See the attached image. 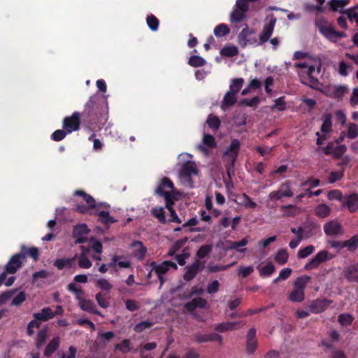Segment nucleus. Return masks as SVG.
<instances>
[{
  "instance_id": "obj_1",
  "label": "nucleus",
  "mask_w": 358,
  "mask_h": 358,
  "mask_svg": "<svg viewBox=\"0 0 358 358\" xmlns=\"http://www.w3.org/2000/svg\"><path fill=\"white\" fill-rule=\"evenodd\" d=\"M107 104L106 96L98 93L92 95L81 114L83 122L94 128L103 125L108 118Z\"/></svg>"
},
{
  "instance_id": "obj_2",
  "label": "nucleus",
  "mask_w": 358,
  "mask_h": 358,
  "mask_svg": "<svg viewBox=\"0 0 358 358\" xmlns=\"http://www.w3.org/2000/svg\"><path fill=\"white\" fill-rule=\"evenodd\" d=\"M294 67L296 69L301 82L313 89H318L320 82L314 76L316 71L315 66L311 62L295 63Z\"/></svg>"
},
{
  "instance_id": "obj_3",
  "label": "nucleus",
  "mask_w": 358,
  "mask_h": 358,
  "mask_svg": "<svg viewBox=\"0 0 358 358\" xmlns=\"http://www.w3.org/2000/svg\"><path fill=\"white\" fill-rule=\"evenodd\" d=\"M315 24L320 32L330 41L336 42L338 38L345 36L344 32L336 31L333 26L322 16L316 17Z\"/></svg>"
},
{
  "instance_id": "obj_4",
  "label": "nucleus",
  "mask_w": 358,
  "mask_h": 358,
  "mask_svg": "<svg viewBox=\"0 0 358 358\" xmlns=\"http://www.w3.org/2000/svg\"><path fill=\"white\" fill-rule=\"evenodd\" d=\"M155 194L163 196L165 199V204L170 206L171 201L176 199L177 192L173 182L169 178L164 177L155 189Z\"/></svg>"
},
{
  "instance_id": "obj_5",
  "label": "nucleus",
  "mask_w": 358,
  "mask_h": 358,
  "mask_svg": "<svg viewBox=\"0 0 358 358\" xmlns=\"http://www.w3.org/2000/svg\"><path fill=\"white\" fill-rule=\"evenodd\" d=\"M310 277L303 275L299 277L294 282V290L288 295V299L292 302H301L304 299V289L310 282Z\"/></svg>"
},
{
  "instance_id": "obj_6",
  "label": "nucleus",
  "mask_w": 358,
  "mask_h": 358,
  "mask_svg": "<svg viewBox=\"0 0 358 358\" xmlns=\"http://www.w3.org/2000/svg\"><path fill=\"white\" fill-rule=\"evenodd\" d=\"M198 174L196 165L193 162H187L182 164L179 171V177L183 184L190 188L194 187L192 176Z\"/></svg>"
},
{
  "instance_id": "obj_7",
  "label": "nucleus",
  "mask_w": 358,
  "mask_h": 358,
  "mask_svg": "<svg viewBox=\"0 0 358 358\" xmlns=\"http://www.w3.org/2000/svg\"><path fill=\"white\" fill-rule=\"evenodd\" d=\"M241 148V143L238 139L234 138L231 141L230 145L223 153V157L227 161V173L229 174V169H233L235 162L238 157Z\"/></svg>"
},
{
  "instance_id": "obj_8",
  "label": "nucleus",
  "mask_w": 358,
  "mask_h": 358,
  "mask_svg": "<svg viewBox=\"0 0 358 358\" xmlns=\"http://www.w3.org/2000/svg\"><path fill=\"white\" fill-rule=\"evenodd\" d=\"M335 257L334 255L329 253L327 250H322L317 253V255L309 260L306 264L304 268L306 271L317 268L319 265L326 261L331 260Z\"/></svg>"
},
{
  "instance_id": "obj_9",
  "label": "nucleus",
  "mask_w": 358,
  "mask_h": 358,
  "mask_svg": "<svg viewBox=\"0 0 358 358\" xmlns=\"http://www.w3.org/2000/svg\"><path fill=\"white\" fill-rule=\"evenodd\" d=\"M74 196H81L83 200L89 205L90 208L96 210H108L110 205L106 202L96 203L95 199L83 190H76L73 193Z\"/></svg>"
},
{
  "instance_id": "obj_10",
  "label": "nucleus",
  "mask_w": 358,
  "mask_h": 358,
  "mask_svg": "<svg viewBox=\"0 0 358 358\" xmlns=\"http://www.w3.org/2000/svg\"><path fill=\"white\" fill-rule=\"evenodd\" d=\"M80 126V113L74 112L71 116L65 117L63 120L62 127L69 134L76 131Z\"/></svg>"
},
{
  "instance_id": "obj_11",
  "label": "nucleus",
  "mask_w": 358,
  "mask_h": 358,
  "mask_svg": "<svg viewBox=\"0 0 358 358\" xmlns=\"http://www.w3.org/2000/svg\"><path fill=\"white\" fill-rule=\"evenodd\" d=\"M276 21V18L273 16V15H271L270 16L269 22L264 25L263 29L259 34L258 45H262L270 39L271 35L273 34Z\"/></svg>"
},
{
  "instance_id": "obj_12",
  "label": "nucleus",
  "mask_w": 358,
  "mask_h": 358,
  "mask_svg": "<svg viewBox=\"0 0 358 358\" xmlns=\"http://www.w3.org/2000/svg\"><path fill=\"white\" fill-rule=\"evenodd\" d=\"M150 266L157 275H164L171 268L175 271L178 269L177 264L171 261H164L160 264L152 262Z\"/></svg>"
},
{
  "instance_id": "obj_13",
  "label": "nucleus",
  "mask_w": 358,
  "mask_h": 358,
  "mask_svg": "<svg viewBox=\"0 0 358 358\" xmlns=\"http://www.w3.org/2000/svg\"><path fill=\"white\" fill-rule=\"evenodd\" d=\"M205 266V264L199 259H196L192 264L185 267V273L183 279L185 281H190L194 279L198 273L201 271Z\"/></svg>"
},
{
  "instance_id": "obj_14",
  "label": "nucleus",
  "mask_w": 358,
  "mask_h": 358,
  "mask_svg": "<svg viewBox=\"0 0 358 358\" xmlns=\"http://www.w3.org/2000/svg\"><path fill=\"white\" fill-rule=\"evenodd\" d=\"M24 261V255L23 253L15 254L5 266L6 272L10 274L15 273L22 266Z\"/></svg>"
},
{
  "instance_id": "obj_15",
  "label": "nucleus",
  "mask_w": 358,
  "mask_h": 358,
  "mask_svg": "<svg viewBox=\"0 0 358 358\" xmlns=\"http://www.w3.org/2000/svg\"><path fill=\"white\" fill-rule=\"evenodd\" d=\"M324 231L330 236L341 235L343 233L341 224L334 220L329 221L324 225Z\"/></svg>"
},
{
  "instance_id": "obj_16",
  "label": "nucleus",
  "mask_w": 358,
  "mask_h": 358,
  "mask_svg": "<svg viewBox=\"0 0 358 358\" xmlns=\"http://www.w3.org/2000/svg\"><path fill=\"white\" fill-rule=\"evenodd\" d=\"M245 324L244 321L222 322L218 324L215 327V330L221 333L233 331L245 326Z\"/></svg>"
},
{
  "instance_id": "obj_17",
  "label": "nucleus",
  "mask_w": 358,
  "mask_h": 358,
  "mask_svg": "<svg viewBox=\"0 0 358 358\" xmlns=\"http://www.w3.org/2000/svg\"><path fill=\"white\" fill-rule=\"evenodd\" d=\"M92 214L98 216V222L102 223L105 226H109L110 224L117 222V220L110 215L108 210H99L94 211Z\"/></svg>"
},
{
  "instance_id": "obj_18",
  "label": "nucleus",
  "mask_w": 358,
  "mask_h": 358,
  "mask_svg": "<svg viewBox=\"0 0 358 358\" xmlns=\"http://www.w3.org/2000/svg\"><path fill=\"white\" fill-rule=\"evenodd\" d=\"M194 340L196 343H206L210 341H217L219 343H222V337L217 334H197L194 335Z\"/></svg>"
},
{
  "instance_id": "obj_19",
  "label": "nucleus",
  "mask_w": 358,
  "mask_h": 358,
  "mask_svg": "<svg viewBox=\"0 0 358 358\" xmlns=\"http://www.w3.org/2000/svg\"><path fill=\"white\" fill-rule=\"evenodd\" d=\"M255 34L253 29H250L248 27L242 29L238 36V43L242 47L245 48L248 44H252L250 36Z\"/></svg>"
},
{
  "instance_id": "obj_20",
  "label": "nucleus",
  "mask_w": 358,
  "mask_h": 358,
  "mask_svg": "<svg viewBox=\"0 0 358 358\" xmlns=\"http://www.w3.org/2000/svg\"><path fill=\"white\" fill-rule=\"evenodd\" d=\"M81 310L87 311L90 313H93L101 317L103 315L96 309V305L93 301L90 299L82 300L78 305Z\"/></svg>"
},
{
  "instance_id": "obj_21",
  "label": "nucleus",
  "mask_w": 358,
  "mask_h": 358,
  "mask_svg": "<svg viewBox=\"0 0 358 358\" xmlns=\"http://www.w3.org/2000/svg\"><path fill=\"white\" fill-rule=\"evenodd\" d=\"M206 304H207V301L206 299L201 298V297H198V298H194L192 301L186 303L185 304V308L189 312H192L197 308H206Z\"/></svg>"
},
{
  "instance_id": "obj_22",
  "label": "nucleus",
  "mask_w": 358,
  "mask_h": 358,
  "mask_svg": "<svg viewBox=\"0 0 358 358\" xmlns=\"http://www.w3.org/2000/svg\"><path fill=\"white\" fill-rule=\"evenodd\" d=\"M343 275L348 281L357 282L358 280V264L345 267L343 270Z\"/></svg>"
},
{
  "instance_id": "obj_23",
  "label": "nucleus",
  "mask_w": 358,
  "mask_h": 358,
  "mask_svg": "<svg viewBox=\"0 0 358 358\" xmlns=\"http://www.w3.org/2000/svg\"><path fill=\"white\" fill-rule=\"evenodd\" d=\"M55 313H54L52 310L49 307L43 308L41 312L33 314L34 318L40 320L43 322L48 321L55 317Z\"/></svg>"
},
{
  "instance_id": "obj_24",
  "label": "nucleus",
  "mask_w": 358,
  "mask_h": 358,
  "mask_svg": "<svg viewBox=\"0 0 358 358\" xmlns=\"http://www.w3.org/2000/svg\"><path fill=\"white\" fill-rule=\"evenodd\" d=\"M60 344V338L54 337L46 345L44 350V356L50 357L59 348Z\"/></svg>"
},
{
  "instance_id": "obj_25",
  "label": "nucleus",
  "mask_w": 358,
  "mask_h": 358,
  "mask_svg": "<svg viewBox=\"0 0 358 358\" xmlns=\"http://www.w3.org/2000/svg\"><path fill=\"white\" fill-rule=\"evenodd\" d=\"M132 247H138L134 251V256L138 259V260H143L145 255L147 253V248L145 247L141 241H134L131 244Z\"/></svg>"
},
{
  "instance_id": "obj_26",
  "label": "nucleus",
  "mask_w": 358,
  "mask_h": 358,
  "mask_svg": "<svg viewBox=\"0 0 358 358\" xmlns=\"http://www.w3.org/2000/svg\"><path fill=\"white\" fill-rule=\"evenodd\" d=\"M237 101L236 94L228 91L224 96L221 108L225 110L227 108L232 106Z\"/></svg>"
},
{
  "instance_id": "obj_27",
  "label": "nucleus",
  "mask_w": 358,
  "mask_h": 358,
  "mask_svg": "<svg viewBox=\"0 0 358 358\" xmlns=\"http://www.w3.org/2000/svg\"><path fill=\"white\" fill-rule=\"evenodd\" d=\"M48 327H44L37 333L35 338V345L38 349H40L46 342L48 338Z\"/></svg>"
},
{
  "instance_id": "obj_28",
  "label": "nucleus",
  "mask_w": 358,
  "mask_h": 358,
  "mask_svg": "<svg viewBox=\"0 0 358 358\" xmlns=\"http://www.w3.org/2000/svg\"><path fill=\"white\" fill-rule=\"evenodd\" d=\"M330 95L336 99H341L348 92V87L343 85H334L329 88Z\"/></svg>"
},
{
  "instance_id": "obj_29",
  "label": "nucleus",
  "mask_w": 358,
  "mask_h": 358,
  "mask_svg": "<svg viewBox=\"0 0 358 358\" xmlns=\"http://www.w3.org/2000/svg\"><path fill=\"white\" fill-rule=\"evenodd\" d=\"M345 205L350 212H355L358 209V194L355 193L348 196L345 201Z\"/></svg>"
},
{
  "instance_id": "obj_30",
  "label": "nucleus",
  "mask_w": 358,
  "mask_h": 358,
  "mask_svg": "<svg viewBox=\"0 0 358 358\" xmlns=\"http://www.w3.org/2000/svg\"><path fill=\"white\" fill-rule=\"evenodd\" d=\"M76 256L73 258H61L57 259L54 262V266L59 270H62L65 267L71 268L73 266Z\"/></svg>"
},
{
  "instance_id": "obj_31",
  "label": "nucleus",
  "mask_w": 358,
  "mask_h": 358,
  "mask_svg": "<svg viewBox=\"0 0 358 358\" xmlns=\"http://www.w3.org/2000/svg\"><path fill=\"white\" fill-rule=\"evenodd\" d=\"M289 258V254L286 249H280L278 250L275 255L274 257L275 262L278 264L279 265H284L285 264Z\"/></svg>"
},
{
  "instance_id": "obj_32",
  "label": "nucleus",
  "mask_w": 358,
  "mask_h": 358,
  "mask_svg": "<svg viewBox=\"0 0 358 358\" xmlns=\"http://www.w3.org/2000/svg\"><path fill=\"white\" fill-rule=\"evenodd\" d=\"M328 306V303L325 300H317L311 303L310 310L315 313H319L324 311Z\"/></svg>"
},
{
  "instance_id": "obj_33",
  "label": "nucleus",
  "mask_w": 358,
  "mask_h": 358,
  "mask_svg": "<svg viewBox=\"0 0 358 358\" xmlns=\"http://www.w3.org/2000/svg\"><path fill=\"white\" fill-rule=\"evenodd\" d=\"M67 289L75 294L76 299L78 301V305L80 304V301L85 300L84 291L82 289L78 288L75 283H69L67 286Z\"/></svg>"
},
{
  "instance_id": "obj_34",
  "label": "nucleus",
  "mask_w": 358,
  "mask_h": 358,
  "mask_svg": "<svg viewBox=\"0 0 358 358\" xmlns=\"http://www.w3.org/2000/svg\"><path fill=\"white\" fill-rule=\"evenodd\" d=\"M246 12L234 8L230 15V20L232 23L241 22L245 17Z\"/></svg>"
},
{
  "instance_id": "obj_35",
  "label": "nucleus",
  "mask_w": 358,
  "mask_h": 358,
  "mask_svg": "<svg viewBox=\"0 0 358 358\" xmlns=\"http://www.w3.org/2000/svg\"><path fill=\"white\" fill-rule=\"evenodd\" d=\"M20 253H23L24 255V259L27 255L31 257L35 261L38 259L39 253L37 248L32 247L28 249L25 245H21Z\"/></svg>"
},
{
  "instance_id": "obj_36",
  "label": "nucleus",
  "mask_w": 358,
  "mask_h": 358,
  "mask_svg": "<svg viewBox=\"0 0 358 358\" xmlns=\"http://www.w3.org/2000/svg\"><path fill=\"white\" fill-rule=\"evenodd\" d=\"M244 83V79L242 78H234L229 85V92L236 94L241 90Z\"/></svg>"
},
{
  "instance_id": "obj_37",
  "label": "nucleus",
  "mask_w": 358,
  "mask_h": 358,
  "mask_svg": "<svg viewBox=\"0 0 358 358\" xmlns=\"http://www.w3.org/2000/svg\"><path fill=\"white\" fill-rule=\"evenodd\" d=\"M330 212H331L330 208L324 203L320 204L315 208L316 215L321 218H324V217H328L330 214Z\"/></svg>"
},
{
  "instance_id": "obj_38",
  "label": "nucleus",
  "mask_w": 358,
  "mask_h": 358,
  "mask_svg": "<svg viewBox=\"0 0 358 358\" xmlns=\"http://www.w3.org/2000/svg\"><path fill=\"white\" fill-rule=\"evenodd\" d=\"M230 32V29L225 24H220L214 29V34L216 37L220 38L227 36Z\"/></svg>"
},
{
  "instance_id": "obj_39",
  "label": "nucleus",
  "mask_w": 358,
  "mask_h": 358,
  "mask_svg": "<svg viewBox=\"0 0 358 358\" xmlns=\"http://www.w3.org/2000/svg\"><path fill=\"white\" fill-rule=\"evenodd\" d=\"M354 317L349 313H343L338 315V322L342 327H348L352 324Z\"/></svg>"
},
{
  "instance_id": "obj_40",
  "label": "nucleus",
  "mask_w": 358,
  "mask_h": 358,
  "mask_svg": "<svg viewBox=\"0 0 358 358\" xmlns=\"http://www.w3.org/2000/svg\"><path fill=\"white\" fill-rule=\"evenodd\" d=\"M206 64V60L198 55H192L188 59V64L192 67L203 66Z\"/></svg>"
},
{
  "instance_id": "obj_41",
  "label": "nucleus",
  "mask_w": 358,
  "mask_h": 358,
  "mask_svg": "<svg viewBox=\"0 0 358 358\" xmlns=\"http://www.w3.org/2000/svg\"><path fill=\"white\" fill-rule=\"evenodd\" d=\"M247 243H248V240L246 238H244L240 241L230 242V245H229L227 249V250L234 249V250H236L239 252H243L246 250V248L240 249V248L245 246L247 245Z\"/></svg>"
},
{
  "instance_id": "obj_42",
  "label": "nucleus",
  "mask_w": 358,
  "mask_h": 358,
  "mask_svg": "<svg viewBox=\"0 0 358 358\" xmlns=\"http://www.w3.org/2000/svg\"><path fill=\"white\" fill-rule=\"evenodd\" d=\"M152 215L156 217L160 223H165L166 220L164 208L162 207H155L151 210Z\"/></svg>"
},
{
  "instance_id": "obj_43",
  "label": "nucleus",
  "mask_w": 358,
  "mask_h": 358,
  "mask_svg": "<svg viewBox=\"0 0 358 358\" xmlns=\"http://www.w3.org/2000/svg\"><path fill=\"white\" fill-rule=\"evenodd\" d=\"M96 287L101 289V290L110 292L112 288L113 285L110 284V282L108 281V280L105 278H100L95 281Z\"/></svg>"
},
{
  "instance_id": "obj_44",
  "label": "nucleus",
  "mask_w": 358,
  "mask_h": 358,
  "mask_svg": "<svg viewBox=\"0 0 358 358\" xmlns=\"http://www.w3.org/2000/svg\"><path fill=\"white\" fill-rule=\"evenodd\" d=\"M315 250V246L309 245L305 248H301L297 252L299 259H304L310 255Z\"/></svg>"
},
{
  "instance_id": "obj_45",
  "label": "nucleus",
  "mask_w": 358,
  "mask_h": 358,
  "mask_svg": "<svg viewBox=\"0 0 358 358\" xmlns=\"http://www.w3.org/2000/svg\"><path fill=\"white\" fill-rule=\"evenodd\" d=\"M206 123L208 127L214 131L218 130L220 127V119L217 116L213 115H208Z\"/></svg>"
},
{
  "instance_id": "obj_46",
  "label": "nucleus",
  "mask_w": 358,
  "mask_h": 358,
  "mask_svg": "<svg viewBox=\"0 0 358 358\" xmlns=\"http://www.w3.org/2000/svg\"><path fill=\"white\" fill-rule=\"evenodd\" d=\"M146 22L148 27L152 31H155L159 28V20L152 14H150L147 16Z\"/></svg>"
},
{
  "instance_id": "obj_47",
  "label": "nucleus",
  "mask_w": 358,
  "mask_h": 358,
  "mask_svg": "<svg viewBox=\"0 0 358 358\" xmlns=\"http://www.w3.org/2000/svg\"><path fill=\"white\" fill-rule=\"evenodd\" d=\"M331 115L330 114H326L323 117V124L321 127V131L324 134L328 133L331 131Z\"/></svg>"
},
{
  "instance_id": "obj_48",
  "label": "nucleus",
  "mask_w": 358,
  "mask_h": 358,
  "mask_svg": "<svg viewBox=\"0 0 358 358\" xmlns=\"http://www.w3.org/2000/svg\"><path fill=\"white\" fill-rule=\"evenodd\" d=\"M275 271L274 265L269 262L259 270L261 277H268L272 275Z\"/></svg>"
},
{
  "instance_id": "obj_49",
  "label": "nucleus",
  "mask_w": 358,
  "mask_h": 358,
  "mask_svg": "<svg viewBox=\"0 0 358 358\" xmlns=\"http://www.w3.org/2000/svg\"><path fill=\"white\" fill-rule=\"evenodd\" d=\"M95 299L99 306L103 308H107L110 305L108 299H107L106 297V294L102 292H98L96 294Z\"/></svg>"
},
{
  "instance_id": "obj_50",
  "label": "nucleus",
  "mask_w": 358,
  "mask_h": 358,
  "mask_svg": "<svg viewBox=\"0 0 358 358\" xmlns=\"http://www.w3.org/2000/svg\"><path fill=\"white\" fill-rule=\"evenodd\" d=\"M89 232L90 229L86 224H77L73 229V236L85 235Z\"/></svg>"
},
{
  "instance_id": "obj_51",
  "label": "nucleus",
  "mask_w": 358,
  "mask_h": 358,
  "mask_svg": "<svg viewBox=\"0 0 358 358\" xmlns=\"http://www.w3.org/2000/svg\"><path fill=\"white\" fill-rule=\"evenodd\" d=\"M278 189L280 191L283 197H291L294 195L289 181L282 183Z\"/></svg>"
},
{
  "instance_id": "obj_52",
  "label": "nucleus",
  "mask_w": 358,
  "mask_h": 358,
  "mask_svg": "<svg viewBox=\"0 0 358 358\" xmlns=\"http://www.w3.org/2000/svg\"><path fill=\"white\" fill-rule=\"evenodd\" d=\"M130 344V341L129 339H124L121 344H116L115 345V350H117L121 352L126 354L129 352L131 350Z\"/></svg>"
},
{
  "instance_id": "obj_53",
  "label": "nucleus",
  "mask_w": 358,
  "mask_h": 358,
  "mask_svg": "<svg viewBox=\"0 0 358 358\" xmlns=\"http://www.w3.org/2000/svg\"><path fill=\"white\" fill-rule=\"evenodd\" d=\"M274 104L271 107L272 110H278V111H284L286 109V103L285 97L280 96L274 101Z\"/></svg>"
},
{
  "instance_id": "obj_54",
  "label": "nucleus",
  "mask_w": 358,
  "mask_h": 358,
  "mask_svg": "<svg viewBox=\"0 0 358 358\" xmlns=\"http://www.w3.org/2000/svg\"><path fill=\"white\" fill-rule=\"evenodd\" d=\"M78 264L81 268H90L92 266L90 260L85 256V254H80L78 257Z\"/></svg>"
},
{
  "instance_id": "obj_55",
  "label": "nucleus",
  "mask_w": 358,
  "mask_h": 358,
  "mask_svg": "<svg viewBox=\"0 0 358 358\" xmlns=\"http://www.w3.org/2000/svg\"><path fill=\"white\" fill-rule=\"evenodd\" d=\"M157 348V343L155 342H150L145 344L140 345L136 350V351L138 353H148V351H151L155 350Z\"/></svg>"
},
{
  "instance_id": "obj_56",
  "label": "nucleus",
  "mask_w": 358,
  "mask_h": 358,
  "mask_svg": "<svg viewBox=\"0 0 358 358\" xmlns=\"http://www.w3.org/2000/svg\"><path fill=\"white\" fill-rule=\"evenodd\" d=\"M238 52V48L234 45L224 47L220 51V54L224 57H234L237 55Z\"/></svg>"
},
{
  "instance_id": "obj_57",
  "label": "nucleus",
  "mask_w": 358,
  "mask_h": 358,
  "mask_svg": "<svg viewBox=\"0 0 358 358\" xmlns=\"http://www.w3.org/2000/svg\"><path fill=\"white\" fill-rule=\"evenodd\" d=\"M41 320L34 318V320H31L28 323L27 328V333L28 336H32L34 334V328H36V329L40 328L41 324Z\"/></svg>"
},
{
  "instance_id": "obj_58",
  "label": "nucleus",
  "mask_w": 358,
  "mask_h": 358,
  "mask_svg": "<svg viewBox=\"0 0 358 358\" xmlns=\"http://www.w3.org/2000/svg\"><path fill=\"white\" fill-rule=\"evenodd\" d=\"M212 248L211 245H203L197 250L196 256L200 259H203L211 252Z\"/></svg>"
},
{
  "instance_id": "obj_59",
  "label": "nucleus",
  "mask_w": 358,
  "mask_h": 358,
  "mask_svg": "<svg viewBox=\"0 0 358 358\" xmlns=\"http://www.w3.org/2000/svg\"><path fill=\"white\" fill-rule=\"evenodd\" d=\"M202 143L208 148H213L216 147L215 139L214 136L210 134H204L202 139Z\"/></svg>"
},
{
  "instance_id": "obj_60",
  "label": "nucleus",
  "mask_w": 358,
  "mask_h": 358,
  "mask_svg": "<svg viewBox=\"0 0 358 358\" xmlns=\"http://www.w3.org/2000/svg\"><path fill=\"white\" fill-rule=\"evenodd\" d=\"M358 136V126L355 123H350L348 125L347 137L350 139H355Z\"/></svg>"
},
{
  "instance_id": "obj_61",
  "label": "nucleus",
  "mask_w": 358,
  "mask_h": 358,
  "mask_svg": "<svg viewBox=\"0 0 358 358\" xmlns=\"http://www.w3.org/2000/svg\"><path fill=\"white\" fill-rule=\"evenodd\" d=\"M68 134L69 133L64 129H57L52 134L51 138L55 141H60L63 140Z\"/></svg>"
},
{
  "instance_id": "obj_62",
  "label": "nucleus",
  "mask_w": 358,
  "mask_h": 358,
  "mask_svg": "<svg viewBox=\"0 0 358 358\" xmlns=\"http://www.w3.org/2000/svg\"><path fill=\"white\" fill-rule=\"evenodd\" d=\"M350 251H354L358 247V235L352 236L350 239L345 241V248Z\"/></svg>"
},
{
  "instance_id": "obj_63",
  "label": "nucleus",
  "mask_w": 358,
  "mask_h": 358,
  "mask_svg": "<svg viewBox=\"0 0 358 358\" xmlns=\"http://www.w3.org/2000/svg\"><path fill=\"white\" fill-rule=\"evenodd\" d=\"M153 323L152 322L148 320L143 321L136 324L134 328V330L136 332L141 333L145 330L146 329L151 327Z\"/></svg>"
},
{
  "instance_id": "obj_64",
  "label": "nucleus",
  "mask_w": 358,
  "mask_h": 358,
  "mask_svg": "<svg viewBox=\"0 0 358 358\" xmlns=\"http://www.w3.org/2000/svg\"><path fill=\"white\" fill-rule=\"evenodd\" d=\"M242 205L247 208H255L257 203L253 201L246 194L242 195Z\"/></svg>"
}]
</instances>
